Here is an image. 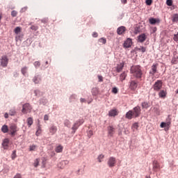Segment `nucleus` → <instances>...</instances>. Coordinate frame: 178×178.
I'll use <instances>...</instances> for the list:
<instances>
[{
  "mask_svg": "<svg viewBox=\"0 0 178 178\" xmlns=\"http://www.w3.org/2000/svg\"><path fill=\"white\" fill-rule=\"evenodd\" d=\"M141 115V107L140 106H136L132 110H129L127 112L125 115V118L128 120H131V119H136L140 118Z\"/></svg>",
  "mask_w": 178,
  "mask_h": 178,
  "instance_id": "nucleus-1",
  "label": "nucleus"
},
{
  "mask_svg": "<svg viewBox=\"0 0 178 178\" xmlns=\"http://www.w3.org/2000/svg\"><path fill=\"white\" fill-rule=\"evenodd\" d=\"M130 73L137 80H141L143 79V74H144L143 67L140 65H132L130 69Z\"/></svg>",
  "mask_w": 178,
  "mask_h": 178,
  "instance_id": "nucleus-2",
  "label": "nucleus"
},
{
  "mask_svg": "<svg viewBox=\"0 0 178 178\" xmlns=\"http://www.w3.org/2000/svg\"><path fill=\"white\" fill-rule=\"evenodd\" d=\"M163 86V82L162 81V80H157L152 86V88L154 91H156V92H159V91L162 90Z\"/></svg>",
  "mask_w": 178,
  "mask_h": 178,
  "instance_id": "nucleus-3",
  "label": "nucleus"
},
{
  "mask_svg": "<svg viewBox=\"0 0 178 178\" xmlns=\"http://www.w3.org/2000/svg\"><path fill=\"white\" fill-rule=\"evenodd\" d=\"M83 123H84V119H80L76 121V122L73 124L72 127V134H74V133H76L77 129H79V127H80V126H81Z\"/></svg>",
  "mask_w": 178,
  "mask_h": 178,
  "instance_id": "nucleus-4",
  "label": "nucleus"
},
{
  "mask_svg": "<svg viewBox=\"0 0 178 178\" xmlns=\"http://www.w3.org/2000/svg\"><path fill=\"white\" fill-rule=\"evenodd\" d=\"M9 129L11 137H15L16 136V133L19 131V129L17 128V125H16V124H11Z\"/></svg>",
  "mask_w": 178,
  "mask_h": 178,
  "instance_id": "nucleus-5",
  "label": "nucleus"
},
{
  "mask_svg": "<svg viewBox=\"0 0 178 178\" xmlns=\"http://www.w3.org/2000/svg\"><path fill=\"white\" fill-rule=\"evenodd\" d=\"M129 84V90H131V91H136L137 90V88L138 87V81L130 80Z\"/></svg>",
  "mask_w": 178,
  "mask_h": 178,
  "instance_id": "nucleus-6",
  "label": "nucleus"
},
{
  "mask_svg": "<svg viewBox=\"0 0 178 178\" xmlns=\"http://www.w3.org/2000/svg\"><path fill=\"white\" fill-rule=\"evenodd\" d=\"M152 170L153 172H159L161 170V169H162V168H163V166L161 165V163H159V162H158L157 160H154L152 162Z\"/></svg>",
  "mask_w": 178,
  "mask_h": 178,
  "instance_id": "nucleus-7",
  "label": "nucleus"
},
{
  "mask_svg": "<svg viewBox=\"0 0 178 178\" xmlns=\"http://www.w3.org/2000/svg\"><path fill=\"white\" fill-rule=\"evenodd\" d=\"M31 109H33V108L31 107V105L30 104V103H26L22 106V113H24V115H26L31 112Z\"/></svg>",
  "mask_w": 178,
  "mask_h": 178,
  "instance_id": "nucleus-8",
  "label": "nucleus"
},
{
  "mask_svg": "<svg viewBox=\"0 0 178 178\" xmlns=\"http://www.w3.org/2000/svg\"><path fill=\"white\" fill-rule=\"evenodd\" d=\"M8 63H9V58L8 56H2L0 58V65L2 67H8Z\"/></svg>",
  "mask_w": 178,
  "mask_h": 178,
  "instance_id": "nucleus-9",
  "label": "nucleus"
},
{
  "mask_svg": "<svg viewBox=\"0 0 178 178\" xmlns=\"http://www.w3.org/2000/svg\"><path fill=\"white\" fill-rule=\"evenodd\" d=\"M107 165L108 168H115L116 165V158L111 156L107 161Z\"/></svg>",
  "mask_w": 178,
  "mask_h": 178,
  "instance_id": "nucleus-10",
  "label": "nucleus"
},
{
  "mask_svg": "<svg viewBox=\"0 0 178 178\" xmlns=\"http://www.w3.org/2000/svg\"><path fill=\"white\" fill-rule=\"evenodd\" d=\"M56 131H58V127L55 126V124H51L49 127V133L50 136H54L56 134Z\"/></svg>",
  "mask_w": 178,
  "mask_h": 178,
  "instance_id": "nucleus-11",
  "label": "nucleus"
},
{
  "mask_svg": "<svg viewBox=\"0 0 178 178\" xmlns=\"http://www.w3.org/2000/svg\"><path fill=\"white\" fill-rule=\"evenodd\" d=\"M108 136L113 137V134H115V127L113 126H108L107 127Z\"/></svg>",
  "mask_w": 178,
  "mask_h": 178,
  "instance_id": "nucleus-12",
  "label": "nucleus"
},
{
  "mask_svg": "<svg viewBox=\"0 0 178 178\" xmlns=\"http://www.w3.org/2000/svg\"><path fill=\"white\" fill-rule=\"evenodd\" d=\"M66 165H69V161L64 160V161H62L60 163H58L57 166L60 169H65V168L66 167Z\"/></svg>",
  "mask_w": 178,
  "mask_h": 178,
  "instance_id": "nucleus-13",
  "label": "nucleus"
},
{
  "mask_svg": "<svg viewBox=\"0 0 178 178\" xmlns=\"http://www.w3.org/2000/svg\"><path fill=\"white\" fill-rule=\"evenodd\" d=\"M172 65H177L178 63V54L177 51L173 52V57L171 60Z\"/></svg>",
  "mask_w": 178,
  "mask_h": 178,
  "instance_id": "nucleus-14",
  "label": "nucleus"
},
{
  "mask_svg": "<svg viewBox=\"0 0 178 178\" xmlns=\"http://www.w3.org/2000/svg\"><path fill=\"white\" fill-rule=\"evenodd\" d=\"M131 45H133V41L131 40V38H127L123 44L124 48H130Z\"/></svg>",
  "mask_w": 178,
  "mask_h": 178,
  "instance_id": "nucleus-15",
  "label": "nucleus"
},
{
  "mask_svg": "<svg viewBox=\"0 0 178 178\" xmlns=\"http://www.w3.org/2000/svg\"><path fill=\"white\" fill-rule=\"evenodd\" d=\"M168 95V91L166 90H160L159 91V98H162L163 99H165L166 98V96Z\"/></svg>",
  "mask_w": 178,
  "mask_h": 178,
  "instance_id": "nucleus-16",
  "label": "nucleus"
},
{
  "mask_svg": "<svg viewBox=\"0 0 178 178\" xmlns=\"http://www.w3.org/2000/svg\"><path fill=\"white\" fill-rule=\"evenodd\" d=\"M126 33V26H121L118 28L117 29V33L118 35H123Z\"/></svg>",
  "mask_w": 178,
  "mask_h": 178,
  "instance_id": "nucleus-17",
  "label": "nucleus"
},
{
  "mask_svg": "<svg viewBox=\"0 0 178 178\" xmlns=\"http://www.w3.org/2000/svg\"><path fill=\"white\" fill-rule=\"evenodd\" d=\"M158 69V63L153 64L152 66V70L149 71V74H152V76H155V73H156Z\"/></svg>",
  "mask_w": 178,
  "mask_h": 178,
  "instance_id": "nucleus-18",
  "label": "nucleus"
},
{
  "mask_svg": "<svg viewBox=\"0 0 178 178\" xmlns=\"http://www.w3.org/2000/svg\"><path fill=\"white\" fill-rule=\"evenodd\" d=\"M149 24H159L161 23V20L158 18H154V17H150L149 19Z\"/></svg>",
  "mask_w": 178,
  "mask_h": 178,
  "instance_id": "nucleus-19",
  "label": "nucleus"
},
{
  "mask_svg": "<svg viewBox=\"0 0 178 178\" xmlns=\"http://www.w3.org/2000/svg\"><path fill=\"white\" fill-rule=\"evenodd\" d=\"M119 115V112H118V109H111L110 111H108V116L113 117L118 116Z\"/></svg>",
  "mask_w": 178,
  "mask_h": 178,
  "instance_id": "nucleus-20",
  "label": "nucleus"
},
{
  "mask_svg": "<svg viewBox=\"0 0 178 178\" xmlns=\"http://www.w3.org/2000/svg\"><path fill=\"white\" fill-rule=\"evenodd\" d=\"M147 40V35L145 33H142L138 36V42H144Z\"/></svg>",
  "mask_w": 178,
  "mask_h": 178,
  "instance_id": "nucleus-21",
  "label": "nucleus"
},
{
  "mask_svg": "<svg viewBox=\"0 0 178 178\" xmlns=\"http://www.w3.org/2000/svg\"><path fill=\"white\" fill-rule=\"evenodd\" d=\"M91 92L93 97H97V95H99V88L97 87L92 88L91 90Z\"/></svg>",
  "mask_w": 178,
  "mask_h": 178,
  "instance_id": "nucleus-22",
  "label": "nucleus"
},
{
  "mask_svg": "<svg viewBox=\"0 0 178 178\" xmlns=\"http://www.w3.org/2000/svg\"><path fill=\"white\" fill-rule=\"evenodd\" d=\"M124 67V63H120V64H118L116 67L117 73H120V72L123 70Z\"/></svg>",
  "mask_w": 178,
  "mask_h": 178,
  "instance_id": "nucleus-23",
  "label": "nucleus"
},
{
  "mask_svg": "<svg viewBox=\"0 0 178 178\" xmlns=\"http://www.w3.org/2000/svg\"><path fill=\"white\" fill-rule=\"evenodd\" d=\"M2 146L3 147L4 149H8L9 148V139L5 138L2 143Z\"/></svg>",
  "mask_w": 178,
  "mask_h": 178,
  "instance_id": "nucleus-24",
  "label": "nucleus"
},
{
  "mask_svg": "<svg viewBox=\"0 0 178 178\" xmlns=\"http://www.w3.org/2000/svg\"><path fill=\"white\" fill-rule=\"evenodd\" d=\"M33 83H35V84H39L40 81H41V76L40 75L35 76L33 79Z\"/></svg>",
  "mask_w": 178,
  "mask_h": 178,
  "instance_id": "nucleus-25",
  "label": "nucleus"
},
{
  "mask_svg": "<svg viewBox=\"0 0 178 178\" xmlns=\"http://www.w3.org/2000/svg\"><path fill=\"white\" fill-rule=\"evenodd\" d=\"M135 51H139L140 52L144 54V52L147 51V47H144L143 46H140V47H136Z\"/></svg>",
  "mask_w": 178,
  "mask_h": 178,
  "instance_id": "nucleus-26",
  "label": "nucleus"
},
{
  "mask_svg": "<svg viewBox=\"0 0 178 178\" xmlns=\"http://www.w3.org/2000/svg\"><path fill=\"white\" fill-rule=\"evenodd\" d=\"M142 109H148L149 108V103L147 102H143L141 103Z\"/></svg>",
  "mask_w": 178,
  "mask_h": 178,
  "instance_id": "nucleus-27",
  "label": "nucleus"
},
{
  "mask_svg": "<svg viewBox=\"0 0 178 178\" xmlns=\"http://www.w3.org/2000/svg\"><path fill=\"white\" fill-rule=\"evenodd\" d=\"M1 131L2 133L6 134L9 132V127H8V125L4 124L1 127Z\"/></svg>",
  "mask_w": 178,
  "mask_h": 178,
  "instance_id": "nucleus-28",
  "label": "nucleus"
},
{
  "mask_svg": "<svg viewBox=\"0 0 178 178\" xmlns=\"http://www.w3.org/2000/svg\"><path fill=\"white\" fill-rule=\"evenodd\" d=\"M126 77H127V74L126 73V72H122L120 75V79L121 81H123L126 80Z\"/></svg>",
  "mask_w": 178,
  "mask_h": 178,
  "instance_id": "nucleus-29",
  "label": "nucleus"
},
{
  "mask_svg": "<svg viewBox=\"0 0 178 178\" xmlns=\"http://www.w3.org/2000/svg\"><path fill=\"white\" fill-rule=\"evenodd\" d=\"M42 132V129H41V125L38 126L37 131L35 132V136H37V137L40 136Z\"/></svg>",
  "mask_w": 178,
  "mask_h": 178,
  "instance_id": "nucleus-30",
  "label": "nucleus"
},
{
  "mask_svg": "<svg viewBox=\"0 0 178 178\" xmlns=\"http://www.w3.org/2000/svg\"><path fill=\"white\" fill-rule=\"evenodd\" d=\"M55 151H56V152H57V154L62 152L63 151V146H62V145L57 146L55 149Z\"/></svg>",
  "mask_w": 178,
  "mask_h": 178,
  "instance_id": "nucleus-31",
  "label": "nucleus"
},
{
  "mask_svg": "<svg viewBox=\"0 0 178 178\" xmlns=\"http://www.w3.org/2000/svg\"><path fill=\"white\" fill-rule=\"evenodd\" d=\"M33 118L29 117L27 118V124L29 126V127H31V126L33 125Z\"/></svg>",
  "mask_w": 178,
  "mask_h": 178,
  "instance_id": "nucleus-32",
  "label": "nucleus"
},
{
  "mask_svg": "<svg viewBox=\"0 0 178 178\" xmlns=\"http://www.w3.org/2000/svg\"><path fill=\"white\" fill-rule=\"evenodd\" d=\"M172 23H177L178 22V14H174L172 15Z\"/></svg>",
  "mask_w": 178,
  "mask_h": 178,
  "instance_id": "nucleus-33",
  "label": "nucleus"
},
{
  "mask_svg": "<svg viewBox=\"0 0 178 178\" xmlns=\"http://www.w3.org/2000/svg\"><path fill=\"white\" fill-rule=\"evenodd\" d=\"M70 124H72V123L69 120H65L64 126H65V127H70Z\"/></svg>",
  "mask_w": 178,
  "mask_h": 178,
  "instance_id": "nucleus-34",
  "label": "nucleus"
},
{
  "mask_svg": "<svg viewBox=\"0 0 178 178\" xmlns=\"http://www.w3.org/2000/svg\"><path fill=\"white\" fill-rule=\"evenodd\" d=\"M27 67H24L21 69V73L23 74V76H26V73H27Z\"/></svg>",
  "mask_w": 178,
  "mask_h": 178,
  "instance_id": "nucleus-35",
  "label": "nucleus"
},
{
  "mask_svg": "<svg viewBox=\"0 0 178 178\" xmlns=\"http://www.w3.org/2000/svg\"><path fill=\"white\" fill-rule=\"evenodd\" d=\"M38 165H40V159H36L33 163V166L35 168H38Z\"/></svg>",
  "mask_w": 178,
  "mask_h": 178,
  "instance_id": "nucleus-36",
  "label": "nucleus"
},
{
  "mask_svg": "<svg viewBox=\"0 0 178 178\" xmlns=\"http://www.w3.org/2000/svg\"><path fill=\"white\" fill-rule=\"evenodd\" d=\"M74 99H77V95H76V94L72 95L70 96V100L71 102L74 101Z\"/></svg>",
  "mask_w": 178,
  "mask_h": 178,
  "instance_id": "nucleus-37",
  "label": "nucleus"
},
{
  "mask_svg": "<svg viewBox=\"0 0 178 178\" xmlns=\"http://www.w3.org/2000/svg\"><path fill=\"white\" fill-rule=\"evenodd\" d=\"M10 116H15L16 115V110L15 109H11L9 111Z\"/></svg>",
  "mask_w": 178,
  "mask_h": 178,
  "instance_id": "nucleus-38",
  "label": "nucleus"
},
{
  "mask_svg": "<svg viewBox=\"0 0 178 178\" xmlns=\"http://www.w3.org/2000/svg\"><path fill=\"white\" fill-rule=\"evenodd\" d=\"M20 31H22V28L17 26L15 30H14V33L15 34H19V33H20Z\"/></svg>",
  "mask_w": 178,
  "mask_h": 178,
  "instance_id": "nucleus-39",
  "label": "nucleus"
},
{
  "mask_svg": "<svg viewBox=\"0 0 178 178\" xmlns=\"http://www.w3.org/2000/svg\"><path fill=\"white\" fill-rule=\"evenodd\" d=\"M154 112H155L156 115H160L161 110L158 107H154Z\"/></svg>",
  "mask_w": 178,
  "mask_h": 178,
  "instance_id": "nucleus-40",
  "label": "nucleus"
},
{
  "mask_svg": "<svg viewBox=\"0 0 178 178\" xmlns=\"http://www.w3.org/2000/svg\"><path fill=\"white\" fill-rule=\"evenodd\" d=\"M99 42H101L103 44H106V39L105 38H102L99 39Z\"/></svg>",
  "mask_w": 178,
  "mask_h": 178,
  "instance_id": "nucleus-41",
  "label": "nucleus"
},
{
  "mask_svg": "<svg viewBox=\"0 0 178 178\" xmlns=\"http://www.w3.org/2000/svg\"><path fill=\"white\" fill-rule=\"evenodd\" d=\"M35 69H38V67H40V66H41V63H40V61H35L34 63H33Z\"/></svg>",
  "mask_w": 178,
  "mask_h": 178,
  "instance_id": "nucleus-42",
  "label": "nucleus"
},
{
  "mask_svg": "<svg viewBox=\"0 0 178 178\" xmlns=\"http://www.w3.org/2000/svg\"><path fill=\"white\" fill-rule=\"evenodd\" d=\"M92 136H94V132L92 131V130H89L88 131V138H91V137H92Z\"/></svg>",
  "mask_w": 178,
  "mask_h": 178,
  "instance_id": "nucleus-43",
  "label": "nucleus"
},
{
  "mask_svg": "<svg viewBox=\"0 0 178 178\" xmlns=\"http://www.w3.org/2000/svg\"><path fill=\"white\" fill-rule=\"evenodd\" d=\"M166 5L168 6H172V5H173V0H166Z\"/></svg>",
  "mask_w": 178,
  "mask_h": 178,
  "instance_id": "nucleus-44",
  "label": "nucleus"
},
{
  "mask_svg": "<svg viewBox=\"0 0 178 178\" xmlns=\"http://www.w3.org/2000/svg\"><path fill=\"white\" fill-rule=\"evenodd\" d=\"M111 92H113V94H118V92H119V89H118V88L114 87L112 88Z\"/></svg>",
  "mask_w": 178,
  "mask_h": 178,
  "instance_id": "nucleus-45",
  "label": "nucleus"
},
{
  "mask_svg": "<svg viewBox=\"0 0 178 178\" xmlns=\"http://www.w3.org/2000/svg\"><path fill=\"white\" fill-rule=\"evenodd\" d=\"M37 148V145H32L29 146V151H34Z\"/></svg>",
  "mask_w": 178,
  "mask_h": 178,
  "instance_id": "nucleus-46",
  "label": "nucleus"
},
{
  "mask_svg": "<svg viewBox=\"0 0 178 178\" xmlns=\"http://www.w3.org/2000/svg\"><path fill=\"white\" fill-rule=\"evenodd\" d=\"M104 158H105V156H104V154H100L98 157V161L99 162H102V159H104Z\"/></svg>",
  "mask_w": 178,
  "mask_h": 178,
  "instance_id": "nucleus-47",
  "label": "nucleus"
},
{
  "mask_svg": "<svg viewBox=\"0 0 178 178\" xmlns=\"http://www.w3.org/2000/svg\"><path fill=\"white\" fill-rule=\"evenodd\" d=\"M152 0H146L145 3L147 6H151L152 5Z\"/></svg>",
  "mask_w": 178,
  "mask_h": 178,
  "instance_id": "nucleus-48",
  "label": "nucleus"
},
{
  "mask_svg": "<svg viewBox=\"0 0 178 178\" xmlns=\"http://www.w3.org/2000/svg\"><path fill=\"white\" fill-rule=\"evenodd\" d=\"M11 16H12V17H16V16H17V11L13 10L11 12Z\"/></svg>",
  "mask_w": 178,
  "mask_h": 178,
  "instance_id": "nucleus-49",
  "label": "nucleus"
},
{
  "mask_svg": "<svg viewBox=\"0 0 178 178\" xmlns=\"http://www.w3.org/2000/svg\"><path fill=\"white\" fill-rule=\"evenodd\" d=\"M31 30H33L34 31H37L38 30V26L35 25H32L31 26Z\"/></svg>",
  "mask_w": 178,
  "mask_h": 178,
  "instance_id": "nucleus-50",
  "label": "nucleus"
},
{
  "mask_svg": "<svg viewBox=\"0 0 178 178\" xmlns=\"http://www.w3.org/2000/svg\"><path fill=\"white\" fill-rule=\"evenodd\" d=\"M11 158L12 159H16V150H14L11 154Z\"/></svg>",
  "mask_w": 178,
  "mask_h": 178,
  "instance_id": "nucleus-51",
  "label": "nucleus"
},
{
  "mask_svg": "<svg viewBox=\"0 0 178 178\" xmlns=\"http://www.w3.org/2000/svg\"><path fill=\"white\" fill-rule=\"evenodd\" d=\"M173 40H174V41L177 42V41H178V32L176 34L174 35Z\"/></svg>",
  "mask_w": 178,
  "mask_h": 178,
  "instance_id": "nucleus-52",
  "label": "nucleus"
},
{
  "mask_svg": "<svg viewBox=\"0 0 178 178\" xmlns=\"http://www.w3.org/2000/svg\"><path fill=\"white\" fill-rule=\"evenodd\" d=\"M41 23H43L44 24H47L48 23V18H44L40 20Z\"/></svg>",
  "mask_w": 178,
  "mask_h": 178,
  "instance_id": "nucleus-53",
  "label": "nucleus"
},
{
  "mask_svg": "<svg viewBox=\"0 0 178 178\" xmlns=\"http://www.w3.org/2000/svg\"><path fill=\"white\" fill-rule=\"evenodd\" d=\"M132 127L134 129H138V123H137V122L134 123L132 125Z\"/></svg>",
  "mask_w": 178,
  "mask_h": 178,
  "instance_id": "nucleus-54",
  "label": "nucleus"
},
{
  "mask_svg": "<svg viewBox=\"0 0 178 178\" xmlns=\"http://www.w3.org/2000/svg\"><path fill=\"white\" fill-rule=\"evenodd\" d=\"M80 102L81 104L84 103V104H87V99H86L85 98H81L80 99Z\"/></svg>",
  "mask_w": 178,
  "mask_h": 178,
  "instance_id": "nucleus-55",
  "label": "nucleus"
},
{
  "mask_svg": "<svg viewBox=\"0 0 178 178\" xmlns=\"http://www.w3.org/2000/svg\"><path fill=\"white\" fill-rule=\"evenodd\" d=\"M44 122H47V121H48V120H49V115H44Z\"/></svg>",
  "mask_w": 178,
  "mask_h": 178,
  "instance_id": "nucleus-56",
  "label": "nucleus"
},
{
  "mask_svg": "<svg viewBox=\"0 0 178 178\" xmlns=\"http://www.w3.org/2000/svg\"><path fill=\"white\" fill-rule=\"evenodd\" d=\"M34 94H35V97H38V95H40V90H34Z\"/></svg>",
  "mask_w": 178,
  "mask_h": 178,
  "instance_id": "nucleus-57",
  "label": "nucleus"
},
{
  "mask_svg": "<svg viewBox=\"0 0 178 178\" xmlns=\"http://www.w3.org/2000/svg\"><path fill=\"white\" fill-rule=\"evenodd\" d=\"M160 127H161V129L166 127V122H161Z\"/></svg>",
  "mask_w": 178,
  "mask_h": 178,
  "instance_id": "nucleus-58",
  "label": "nucleus"
},
{
  "mask_svg": "<svg viewBox=\"0 0 178 178\" xmlns=\"http://www.w3.org/2000/svg\"><path fill=\"white\" fill-rule=\"evenodd\" d=\"M92 101H94V99H92V97H90L88 99V100H87V104H91V102H92Z\"/></svg>",
  "mask_w": 178,
  "mask_h": 178,
  "instance_id": "nucleus-59",
  "label": "nucleus"
},
{
  "mask_svg": "<svg viewBox=\"0 0 178 178\" xmlns=\"http://www.w3.org/2000/svg\"><path fill=\"white\" fill-rule=\"evenodd\" d=\"M98 79H99V81H100V82L104 81V78L101 75L98 76Z\"/></svg>",
  "mask_w": 178,
  "mask_h": 178,
  "instance_id": "nucleus-60",
  "label": "nucleus"
},
{
  "mask_svg": "<svg viewBox=\"0 0 178 178\" xmlns=\"http://www.w3.org/2000/svg\"><path fill=\"white\" fill-rule=\"evenodd\" d=\"M92 37H93L94 38H97V37H98V33L94 32V33H92Z\"/></svg>",
  "mask_w": 178,
  "mask_h": 178,
  "instance_id": "nucleus-61",
  "label": "nucleus"
},
{
  "mask_svg": "<svg viewBox=\"0 0 178 178\" xmlns=\"http://www.w3.org/2000/svg\"><path fill=\"white\" fill-rule=\"evenodd\" d=\"M14 178H22V175L17 173L16 175H15Z\"/></svg>",
  "mask_w": 178,
  "mask_h": 178,
  "instance_id": "nucleus-62",
  "label": "nucleus"
},
{
  "mask_svg": "<svg viewBox=\"0 0 178 178\" xmlns=\"http://www.w3.org/2000/svg\"><path fill=\"white\" fill-rule=\"evenodd\" d=\"M121 3H122L123 5H126V3H127V0H121Z\"/></svg>",
  "mask_w": 178,
  "mask_h": 178,
  "instance_id": "nucleus-63",
  "label": "nucleus"
},
{
  "mask_svg": "<svg viewBox=\"0 0 178 178\" xmlns=\"http://www.w3.org/2000/svg\"><path fill=\"white\" fill-rule=\"evenodd\" d=\"M4 118H5L6 119H8V118H9V114H8V113H6L4 114Z\"/></svg>",
  "mask_w": 178,
  "mask_h": 178,
  "instance_id": "nucleus-64",
  "label": "nucleus"
}]
</instances>
